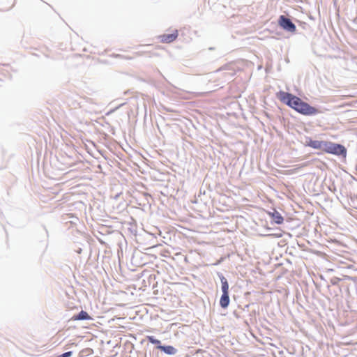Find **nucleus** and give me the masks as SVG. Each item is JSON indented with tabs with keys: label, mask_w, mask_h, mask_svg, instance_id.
I'll return each instance as SVG.
<instances>
[{
	"label": "nucleus",
	"mask_w": 357,
	"mask_h": 357,
	"mask_svg": "<svg viewBox=\"0 0 357 357\" xmlns=\"http://www.w3.org/2000/svg\"><path fill=\"white\" fill-rule=\"evenodd\" d=\"M276 97L280 102L303 115L312 116L319 113L318 109L291 93L280 91L276 93Z\"/></svg>",
	"instance_id": "obj_1"
},
{
	"label": "nucleus",
	"mask_w": 357,
	"mask_h": 357,
	"mask_svg": "<svg viewBox=\"0 0 357 357\" xmlns=\"http://www.w3.org/2000/svg\"><path fill=\"white\" fill-rule=\"evenodd\" d=\"M321 151L333 155L346 156V148L339 144H335L331 142L322 141Z\"/></svg>",
	"instance_id": "obj_2"
},
{
	"label": "nucleus",
	"mask_w": 357,
	"mask_h": 357,
	"mask_svg": "<svg viewBox=\"0 0 357 357\" xmlns=\"http://www.w3.org/2000/svg\"><path fill=\"white\" fill-rule=\"evenodd\" d=\"M279 25L284 29V30H287L290 32L296 31V26L288 18L285 17L284 15H281L278 20Z\"/></svg>",
	"instance_id": "obj_3"
},
{
	"label": "nucleus",
	"mask_w": 357,
	"mask_h": 357,
	"mask_svg": "<svg viewBox=\"0 0 357 357\" xmlns=\"http://www.w3.org/2000/svg\"><path fill=\"white\" fill-rule=\"evenodd\" d=\"M178 30L175 29L172 33H165L159 36L160 41L162 43H170L178 38Z\"/></svg>",
	"instance_id": "obj_4"
},
{
	"label": "nucleus",
	"mask_w": 357,
	"mask_h": 357,
	"mask_svg": "<svg viewBox=\"0 0 357 357\" xmlns=\"http://www.w3.org/2000/svg\"><path fill=\"white\" fill-rule=\"evenodd\" d=\"M268 214L271 216V219L275 222L276 224L280 225L283 222L284 218L281 215V214L277 211L276 210H273V212H268Z\"/></svg>",
	"instance_id": "obj_5"
},
{
	"label": "nucleus",
	"mask_w": 357,
	"mask_h": 357,
	"mask_svg": "<svg viewBox=\"0 0 357 357\" xmlns=\"http://www.w3.org/2000/svg\"><path fill=\"white\" fill-rule=\"evenodd\" d=\"M321 144H322V141H319V140H313L310 138H309L307 141H306V145L311 147V148H313L314 149H319V150H321Z\"/></svg>",
	"instance_id": "obj_6"
},
{
	"label": "nucleus",
	"mask_w": 357,
	"mask_h": 357,
	"mask_svg": "<svg viewBox=\"0 0 357 357\" xmlns=\"http://www.w3.org/2000/svg\"><path fill=\"white\" fill-rule=\"evenodd\" d=\"M157 348L169 355H174L176 353V349L174 347L170 346V345H168V346L159 345V346H157Z\"/></svg>",
	"instance_id": "obj_7"
},
{
	"label": "nucleus",
	"mask_w": 357,
	"mask_h": 357,
	"mask_svg": "<svg viewBox=\"0 0 357 357\" xmlns=\"http://www.w3.org/2000/svg\"><path fill=\"white\" fill-rule=\"evenodd\" d=\"M91 319V317L89 315V314L82 310L78 314L74 315L72 317V320L77 321V320H90Z\"/></svg>",
	"instance_id": "obj_8"
},
{
	"label": "nucleus",
	"mask_w": 357,
	"mask_h": 357,
	"mask_svg": "<svg viewBox=\"0 0 357 357\" xmlns=\"http://www.w3.org/2000/svg\"><path fill=\"white\" fill-rule=\"evenodd\" d=\"M229 304V294H222L220 300V305L222 307L226 308L228 307Z\"/></svg>",
	"instance_id": "obj_9"
},
{
	"label": "nucleus",
	"mask_w": 357,
	"mask_h": 357,
	"mask_svg": "<svg viewBox=\"0 0 357 357\" xmlns=\"http://www.w3.org/2000/svg\"><path fill=\"white\" fill-rule=\"evenodd\" d=\"M222 294H229V284L227 279L222 276L221 278Z\"/></svg>",
	"instance_id": "obj_10"
},
{
	"label": "nucleus",
	"mask_w": 357,
	"mask_h": 357,
	"mask_svg": "<svg viewBox=\"0 0 357 357\" xmlns=\"http://www.w3.org/2000/svg\"><path fill=\"white\" fill-rule=\"evenodd\" d=\"M147 338L151 343L156 344L158 346L160 345V341L154 338L153 336H149Z\"/></svg>",
	"instance_id": "obj_11"
},
{
	"label": "nucleus",
	"mask_w": 357,
	"mask_h": 357,
	"mask_svg": "<svg viewBox=\"0 0 357 357\" xmlns=\"http://www.w3.org/2000/svg\"><path fill=\"white\" fill-rule=\"evenodd\" d=\"M71 355H72V352L68 351L61 355H59L58 357H70Z\"/></svg>",
	"instance_id": "obj_12"
}]
</instances>
